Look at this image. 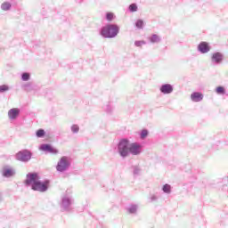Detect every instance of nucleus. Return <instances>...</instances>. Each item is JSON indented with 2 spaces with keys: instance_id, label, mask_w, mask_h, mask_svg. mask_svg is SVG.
<instances>
[{
  "instance_id": "32",
  "label": "nucleus",
  "mask_w": 228,
  "mask_h": 228,
  "mask_svg": "<svg viewBox=\"0 0 228 228\" xmlns=\"http://www.w3.org/2000/svg\"><path fill=\"white\" fill-rule=\"evenodd\" d=\"M146 44H147V42H145L144 40L134 41L135 47H142V45H145Z\"/></svg>"
},
{
  "instance_id": "6",
  "label": "nucleus",
  "mask_w": 228,
  "mask_h": 228,
  "mask_svg": "<svg viewBox=\"0 0 228 228\" xmlns=\"http://www.w3.org/2000/svg\"><path fill=\"white\" fill-rule=\"evenodd\" d=\"M1 174L2 177L11 179V177H15V175H17V170L10 165H5L2 167Z\"/></svg>"
},
{
  "instance_id": "26",
  "label": "nucleus",
  "mask_w": 228,
  "mask_h": 228,
  "mask_svg": "<svg viewBox=\"0 0 228 228\" xmlns=\"http://www.w3.org/2000/svg\"><path fill=\"white\" fill-rule=\"evenodd\" d=\"M31 75L28 72H24L21 74V81H29Z\"/></svg>"
},
{
  "instance_id": "14",
  "label": "nucleus",
  "mask_w": 228,
  "mask_h": 228,
  "mask_svg": "<svg viewBox=\"0 0 228 228\" xmlns=\"http://www.w3.org/2000/svg\"><path fill=\"white\" fill-rule=\"evenodd\" d=\"M19 115H20V109L19 108H12L8 111L9 120H17Z\"/></svg>"
},
{
  "instance_id": "29",
  "label": "nucleus",
  "mask_w": 228,
  "mask_h": 228,
  "mask_svg": "<svg viewBox=\"0 0 228 228\" xmlns=\"http://www.w3.org/2000/svg\"><path fill=\"white\" fill-rule=\"evenodd\" d=\"M135 27L138 29H143V20H137L135 22Z\"/></svg>"
},
{
  "instance_id": "34",
  "label": "nucleus",
  "mask_w": 228,
  "mask_h": 228,
  "mask_svg": "<svg viewBox=\"0 0 228 228\" xmlns=\"http://www.w3.org/2000/svg\"><path fill=\"white\" fill-rule=\"evenodd\" d=\"M0 200H3V192H0Z\"/></svg>"
},
{
  "instance_id": "12",
  "label": "nucleus",
  "mask_w": 228,
  "mask_h": 228,
  "mask_svg": "<svg viewBox=\"0 0 228 228\" xmlns=\"http://www.w3.org/2000/svg\"><path fill=\"white\" fill-rule=\"evenodd\" d=\"M197 49L201 54H208V53L211 51V46H209V44L208 42H200L198 45Z\"/></svg>"
},
{
  "instance_id": "7",
  "label": "nucleus",
  "mask_w": 228,
  "mask_h": 228,
  "mask_svg": "<svg viewBox=\"0 0 228 228\" xmlns=\"http://www.w3.org/2000/svg\"><path fill=\"white\" fill-rule=\"evenodd\" d=\"M225 60V55L222 52H214L210 55L211 65H222Z\"/></svg>"
},
{
  "instance_id": "16",
  "label": "nucleus",
  "mask_w": 228,
  "mask_h": 228,
  "mask_svg": "<svg viewBox=\"0 0 228 228\" xmlns=\"http://www.w3.org/2000/svg\"><path fill=\"white\" fill-rule=\"evenodd\" d=\"M204 99V94L202 93L194 92L191 94V101L192 102H200Z\"/></svg>"
},
{
  "instance_id": "1",
  "label": "nucleus",
  "mask_w": 228,
  "mask_h": 228,
  "mask_svg": "<svg viewBox=\"0 0 228 228\" xmlns=\"http://www.w3.org/2000/svg\"><path fill=\"white\" fill-rule=\"evenodd\" d=\"M129 139L122 138L118 141L116 146V151L118 152V156L122 158V159H126V158H129V145H130Z\"/></svg>"
},
{
  "instance_id": "10",
  "label": "nucleus",
  "mask_w": 228,
  "mask_h": 228,
  "mask_svg": "<svg viewBox=\"0 0 228 228\" xmlns=\"http://www.w3.org/2000/svg\"><path fill=\"white\" fill-rule=\"evenodd\" d=\"M32 190L34 191H41V193H44V191H47L49 190V180L36 183L34 185H32Z\"/></svg>"
},
{
  "instance_id": "24",
  "label": "nucleus",
  "mask_w": 228,
  "mask_h": 228,
  "mask_svg": "<svg viewBox=\"0 0 228 228\" xmlns=\"http://www.w3.org/2000/svg\"><path fill=\"white\" fill-rule=\"evenodd\" d=\"M36 136L37 138H44V136H45V131L44 129H38L37 132H36Z\"/></svg>"
},
{
  "instance_id": "33",
  "label": "nucleus",
  "mask_w": 228,
  "mask_h": 228,
  "mask_svg": "<svg viewBox=\"0 0 228 228\" xmlns=\"http://www.w3.org/2000/svg\"><path fill=\"white\" fill-rule=\"evenodd\" d=\"M104 110H105L106 113H112L113 112V107L110 104L106 105L104 107Z\"/></svg>"
},
{
  "instance_id": "3",
  "label": "nucleus",
  "mask_w": 228,
  "mask_h": 228,
  "mask_svg": "<svg viewBox=\"0 0 228 228\" xmlns=\"http://www.w3.org/2000/svg\"><path fill=\"white\" fill-rule=\"evenodd\" d=\"M60 206L61 211H72V206H74V196H72V193H64L61 198Z\"/></svg>"
},
{
  "instance_id": "31",
  "label": "nucleus",
  "mask_w": 228,
  "mask_h": 228,
  "mask_svg": "<svg viewBox=\"0 0 228 228\" xmlns=\"http://www.w3.org/2000/svg\"><path fill=\"white\" fill-rule=\"evenodd\" d=\"M10 90V86L6 85L0 86V94H4V92H8Z\"/></svg>"
},
{
  "instance_id": "23",
  "label": "nucleus",
  "mask_w": 228,
  "mask_h": 228,
  "mask_svg": "<svg viewBox=\"0 0 228 228\" xmlns=\"http://www.w3.org/2000/svg\"><path fill=\"white\" fill-rule=\"evenodd\" d=\"M216 92L218 95H225V88L224 86L216 87Z\"/></svg>"
},
{
  "instance_id": "21",
  "label": "nucleus",
  "mask_w": 228,
  "mask_h": 228,
  "mask_svg": "<svg viewBox=\"0 0 228 228\" xmlns=\"http://www.w3.org/2000/svg\"><path fill=\"white\" fill-rule=\"evenodd\" d=\"M133 174L134 175V177L140 175V174H142V168L140 167V166H133Z\"/></svg>"
},
{
  "instance_id": "30",
  "label": "nucleus",
  "mask_w": 228,
  "mask_h": 228,
  "mask_svg": "<svg viewBox=\"0 0 228 228\" xmlns=\"http://www.w3.org/2000/svg\"><path fill=\"white\" fill-rule=\"evenodd\" d=\"M159 199L158 194H150V202H158Z\"/></svg>"
},
{
  "instance_id": "8",
  "label": "nucleus",
  "mask_w": 228,
  "mask_h": 228,
  "mask_svg": "<svg viewBox=\"0 0 228 228\" xmlns=\"http://www.w3.org/2000/svg\"><path fill=\"white\" fill-rule=\"evenodd\" d=\"M31 156L33 153L29 150H22L16 154L15 159L21 163H28L31 159Z\"/></svg>"
},
{
  "instance_id": "9",
  "label": "nucleus",
  "mask_w": 228,
  "mask_h": 228,
  "mask_svg": "<svg viewBox=\"0 0 228 228\" xmlns=\"http://www.w3.org/2000/svg\"><path fill=\"white\" fill-rule=\"evenodd\" d=\"M40 181V176L37 173H28L27 174V178L25 180V184L27 186H31V189L37 182Z\"/></svg>"
},
{
  "instance_id": "13",
  "label": "nucleus",
  "mask_w": 228,
  "mask_h": 228,
  "mask_svg": "<svg viewBox=\"0 0 228 228\" xmlns=\"http://www.w3.org/2000/svg\"><path fill=\"white\" fill-rule=\"evenodd\" d=\"M159 91L160 94H163V95H169V94H172V92H174V86L170 84H164L160 86Z\"/></svg>"
},
{
  "instance_id": "22",
  "label": "nucleus",
  "mask_w": 228,
  "mask_h": 228,
  "mask_svg": "<svg viewBox=\"0 0 228 228\" xmlns=\"http://www.w3.org/2000/svg\"><path fill=\"white\" fill-rule=\"evenodd\" d=\"M149 136V130L147 129H142L141 131V134H140V138L141 140H145V138Z\"/></svg>"
},
{
  "instance_id": "15",
  "label": "nucleus",
  "mask_w": 228,
  "mask_h": 228,
  "mask_svg": "<svg viewBox=\"0 0 228 228\" xmlns=\"http://www.w3.org/2000/svg\"><path fill=\"white\" fill-rule=\"evenodd\" d=\"M126 209L128 215H138V209H140V206L138 204L131 203L126 207Z\"/></svg>"
},
{
  "instance_id": "11",
  "label": "nucleus",
  "mask_w": 228,
  "mask_h": 228,
  "mask_svg": "<svg viewBox=\"0 0 228 228\" xmlns=\"http://www.w3.org/2000/svg\"><path fill=\"white\" fill-rule=\"evenodd\" d=\"M39 149L43 151V152H49V154L56 155L60 152L58 149L53 147L51 144H41Z\"/></svg>"
},
{
  "instance_id": "25",
  "label": "nucleus",
  "mask_w": 228,
  "mask_h": 228,
  "mask_svg": "<svg viewBox=\"0 0 228 228\" xmlns=\"http://www.w3.org/2000/svg\"><path fill=\"white\" fill-rule=\"evenodd\" d=\"M129 12L134 13V12H138V5L136 4H131L128 7Z\"/></svg>"
},
{
  "instance_id": "20",
  "label": "nucleus",
  "mask_w": 228,
  "mask_h": 228,
  "mask_svg": "<svg viewBox=\"0 0 228 228\" xmlns=\"http://www.w3.org/2000/svg\"><path fill=\"white\" fill-rule=\"evenodd\" d=\"M21 87L23 88V90H25V92H31L33 90V85L31 84V82L23 84Z\"/></svg>"
},
{
  "instance_id": "5",
  "label": "nucleus",
  "mask_w": 228,
  "mask_h": 228,
  "mask_svg": "<svg viewBox=\"0 0 228 228\" xmlns=\"http://www.w3.org/2000/svg\"><path fill=\"white\" fill-rule=\"evenodd\" d=\"M143 152V146L139 142H131L128 149V156H140Z\"/></svg>"
},
{
  "instance_id": "28",
  "label": "nucleus",
  "mask_w": 228,
  "mask_h": 228,
  "mask_svg": "<svg viewBox=\"0 0 228 228\" xmlns=\"http://www.w3.org/2000/svg\"><path fill=\"white\" fill-rule=\"evenodd\" d=\"M115 19V14L113 12H107L106 13V20H109V22H111Z\"/></svg>"
},
{
  "instance_id": "2",
  "label": "nucleus",
  "mask_w": 228,
  "mask_h": 228,
  "mask_svg": "<svg viewBox=\"0 0 228 228\" xmlns=\"http://www.w3.org/2000/svg\"><path fill=\"white\" fill-rule=\"evenodd\" d=\"M120 28L117 24H107L101 29L103 38H115L118 35Z\"/></svg>"
},
{
  "instance_id": "18",
  "label": "nucleus",
  "mask_w": 228,
  "mask_h": 228,
  "mask_svg": "<svg viewBox=\"0 0 228 228\" xmlns=\"http://www.w3.org/2000/svg\"><path fill=\"white\" fill-rule=\"evenodd\" d=\"M0 8L2 12H10L12 10V3L5 1L2 3Z\"/></svg>"
},
{
  "instance_id": "27",
  "label": "nucleus",
  "mask_w": 228,
  "mask_h": 228,
  "mask_svg": "<svg viewBox=\"0 0 228 228\" xmlns=\"http://www.w3.org/2000/svg\"><path fill=\"white\" fill-rule=\"evenodd\" d=\"M70 129L74 134H77V133H79V125L74 124L70 126Z\"/></svg>"
},
{
  "instance_id": "19",
  "label": "nucleus",
  "mask_w": 228,
  "mask_h": 228,
  "mask_svg": "<svg viewBox=\"0 0 228 228\" xmlns=\"http://www.w3.org/2000/svg\"><path fill=\"white\" fill-rule=\"evenodd\" d=\"M162 191L167 193V195H170V193H172V186L168 183L164 184L162 187Z\"/></svg>"
},
{
  "instance_id": "4",
  "label": "nucleus",
  "mask_w": 228,
  "mask_h": 228,
  "mask_svg": "<svg viewBox=\"0 0 228 228\" xmlns=\"http://www.w3.org/2000/svg\"><path fill=\"white\" fill-rule=\"evenodd\" d=\"M70 165H71L70 158L67 156H63L57 162L56 170L57 172H60V173L67 172V170L70 168Z\"/></svg>"
},
{
  "instance_id": "17",
  "label": "nucleus",
  "mask_w": 228,
  "mask_h": 228,
  "mask_svg": "<svg viewBox=\"0 0 228 228\" xmlns=\"http://www.w3.org/2000/svg\"><path fill=\"white\" fill-rule=\"evenodd\" d=\"M148 40L151 44H159V42H161V37L158 36V34H152L148 37Z\"/></svg>"
}]
</instances>
